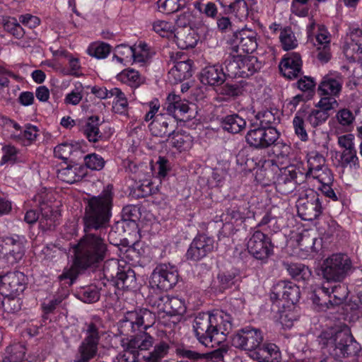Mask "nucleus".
Returning a JSON list of instances; mask_svg holds the SVG:
<instances>
[{
	"mask_svg": "<svg viewBox=\"0 0 362 362\" xmlns=\"http://www.w3.org/2000/svg\"><path fill=\"white\" fill-rule=\"evenodd\" d=\"M194 7L207 17L215 18L217 16L218 8L214 2L209 1L204 4L200 1H197L194 2Z\"/></svg>",
	"mask_w": 362,
	"mask_h": 362,
	"instance_id": "obj_60",
	"label": "nucleus"
},
{
	"mask_svg": "<svg viewBox=\"0 0 362 362\" xmlns=\"http://www.w3.org/2000/svg\"><path fill=\"white\" fill-rule=\"evenodd\" d=\"M231 316L222 311L199 313L193 320L196 339L206 347H215L223 342L232 329Z\"/></svg>",
	"mask_w": 362,
	"mask_h": 362,
	"instance_id": "obj_2",
	"label": "nucleus"
},
{
	"mask_svg": "<svg viewBox=\"0 0 362 362\" xmlns=\"http://www.w3.org/2000/svg\"><path fill=\"white\" fill-rule=\"evenodd\" d=\"M299 216L304 221H313L322 213L320 195L313 190H309L305 197L299 198L297 202Z\"/></svg>",
	"mask_w": 362,
	"mask_h": 362,
	"instance_id": "obj_11",
	"label": "nucleus"
},
{
	"mask_svg": "<svg viewBox=\"0 0 362 362\" xmlns=\"http://www.w3.org/2000/svg\"><path fill=\"white\" fill-rule=\"evenodd\" d=\"M350 37L351 42L349 49L361 58L362 57V30L359 28L353 29L350 33Z\"/></svg>",
	"mask_w": 362,
	"mask_h": 362,
	"instance_id": "obj_52",
	"label": "nucleus"
},
{
	"mask_svg": "<svg viewBox=\"0 0 362 362\" xmlns=\"http://www.w3.org/2000/svg\"><path fill=\"white\" fill-rule=\"evenodd\" d=\"M78 298L84 303H92L97 302L100 298V290L97 286L91 285L83 288L78 293Z\"/></svg>",
	"mask_w": 362,
	"mask_h": 362,
	"instance_id": "obj_51",
	"label": "nucleus"
},
{
	"mask_svg": "<svg viewBox=\"0 0 362 362\" xmlns=\"http://www.w3.org/2000/svg\"><path fill=\"white\" fill-rule=\"evenodd\" d=\"M329 117V112H325L320 110H314L310 112L307 120L313 127H316L325 123Z\"/></svg>",
	"mask_w": 362,
	"mask_h": 362,
	"instance_id": "obj_63",
	"label": "nucleus"
},
{
	"mask_svg": "<svg viewBox=\"0 0 362 362\" xmlns=\"http://www.w3.org/2000/svg\"><path fill=\"white\" fill-rule=\"evenodd\" d=\"M172 117L165 114H158L149 124V130L152 135L158 137L169 136L173 131Z\"/></svg>",
	"mask_w": 362,
	"mask_h": 362,
	"instance_id": "obj_18",
	"label": "nucleus"
},
{
	"mask_svg": "<svg viewBox=\"0 0 362 362\" xmlns=\"http://www.w3.org/2000/svg\"><path fill=\"white\" fill-rule=\"evenodd\" d=\"M113 197L112 186L107 185L98 196L88 201L83 216L85 235L74 247V264L79 269L97 267L107 257V229Z\"/></svg>",
	"mask_w": 362,
	"mask_h": 362,
	"instance_id": "obj_1",
	"label": "nucleus"
},
{
	"mask_svg": "<svg viewBox=\"0 0 362 362\" xmlns=\"http://www.w3.org/2000/svg\"><path fill=\"white\" fill-rule=\"evenodd\" d=\"M227 14H235L239 18L248 16L249 8L245 0H218Z\"/></svg>",
	"mask_w": 362,
	"mask_h": 362,
	"instance_id": "obj_25",
	"label": "nucleus"
},
{
	"mask_svg": "<svg viewBox=\"0 0 362 362\" xmlns=\"http://www.w3.org/2000/svg\"><path fill=\"white\" fill-rule=\"evenodd\" d=\"M317 239L310 235L303 234L298 240V245L302 251L305 252V255L317 252V248L315 247V243Z\"/></svg>",
	"mask_w": 362,
	"mask_h": 362,
	"instance_id": "obj_48",
	"label": "nucleus"
},
{
	"mask_svg": "<svg viewBox=\"0 0 362 362\" xmlns=\"http://www.w3.org/2000/svg\"><path fill=\"white\" fill-rule=\"evenodd\" d=\"M41 217H40V226L42 230H50L56 226L58 214L54 211L47 204L40 206Z\"/></svg>",
	"mask_w": 362,
	"mask_h": 362,
	"instance_id": "obj_35",
	"label": "nucleus"
},
{
	"mask_svg": "<svg viewBox=\"0 0 362 362\" xmlns=\"http://www.w3.org/2000/svg\"><path fill=\"white\" fill-rule=\"evenodd\" d=\"M240 54L229 55L225 60L226 74L230 77H240Z\"/></svg>",
	"mask_w": 362,
	"mask_h": 362,
	"instance_id": "obj_49",
	"label": "nucleus"
},
{
	"mask_svg": "<svg viewBox=\"0 0 362 362\" xmlns=\"http://www.w3.org/2000/svg\"><path fill=\"white\" fill-rule=\"evenodd\" d=\"M84 163L86 166L92 170H100L104 168L105 161L102 156L90 153L84 157Z\"/></svg>",
	"mask_w": 362,
	"mask_h": 362,
	"instance_id": "obj_62",
	"label": "nucleus"
},
{
	"mask_svg": "<svg viewBox=\"0 0 362 362\" xmlns=\"http://www.w3.org/2000/svg\"><path fill=\"white\" fill-rule=\"evenodd\" d=\"M240 77H248L254 74L262 67V64L255 56H242L240 54Z\"/></svg>",
	"mask_w": 362,
	"mask_h": 362,
	"instance_id": "obj_32",
	"label": "nucleus"
},
{
	"mask_svg": "<svg viewBox=\"0 0 362 362\" xmlns=\"http://www.w3.org/2000/svg\"><path fill=\"white\" fill-rule=\"evenodd\" d=\"M215 248L213 238L202 234L196 236L191 243L186 257L191 261H199L211 252Z\"/></svg>",
	"mask_w": 362,
	"mask_h": 362,
	"instance_id": "obj_13",
	"label": "nucleus"
},
{
	"mask_svg": "<svg viewBox=\"0 0 362 362\" xmlns=\"http://www.w3.org/2000/svg\"><path fill=\"white\" fill-rule=\"evenodd\" d=\"M233 40L237 52L252 53L257 47V33L252 29L245 28L235 32Z\"/></svg>",
	"mask_w": 362,
	"mask_h": 362,
	"instance_id": "obj_14",
	"label": "nucleus"
},
{
	"mask_svg": "<svg viewBox=\"0 0 362 362\" xmlns=\"http://www.w3.org/2000/svg\"><path fill=\"white\" fill-rule=\"evenodd\" d=\"M186 312L185 301L177 297L168 296L165 312L168 315H182Z\"/></svg>",
	"mask_w": 362,
	"mask_h": 362,
	"instance_id": "obj_41",
	"label": "nucleus"
},
{
	"mask_svg": "<svg viewBox=\"0 0 362 362\" xmlns=\"http://www.w3.org/2000/svg\"><path fill=\"white\" fill-rule=\"evenodd\" d=\"M342 83L341 76L327 74L319 84L318 93L320 95L338 96L341 90Z\"/></svg>",
	"mask_w": 362,
	"mask_h": 362,
	"instance_id": "obj_20",
	"label": "nucleus"
},
{
	"mask_svg": "<svg viewBox=\"0 0 362 362\" xmlns=\"http://www.w3.org/2000/svg\"><path fill=\"white\" fill-rule=\"evenodd\" d=\"M279 38L284 50L293 49L298 45L297 40L291 28L283 29L281 31Z\"/></svg>",
	"mask_w": 362,
	"mask_h": 362,
	"instance_id": "obj_53",
	"label": "nucleus"
},
{
	"mask_svg": "<svg viewBox=\"0 0 362 362\" xmlns=\"http://www.w3.org/2000/svg\"><path fill=\"white\" fill-rule=\"evenodd\" d=\"M322 336L326 341L322 343L329 349L330 354L345 356L356 351V344L349 329L339 330L329 337H327L326 334Z\"/></svg>",
	"mask_w": 362,
	"mask_h": 362,
	"instance_id": "obj_6",
	"label": "nucleus"
},
{
	"mask_svg": "<svg viewBox=\"0 0 362 362\" xmlns=\"http://www.w3.org/2000/svg\"><path fill=\"white\" fill-rule=\"evenodd\" d=\"M178 278V271L175 266L161 264L154 269L151 282L158 288L167 291L177 283Z\"/></svg>",
	"mask_w": 362,
	"mask_h": 362,
	"instance_id": "obj_12",
	"label": "nucleus"
},
{
	"mask_svg": "<svg viewBox=\"0 0 362 362\" xmlns=\"http://www.w3.org/2000/svg\"><path fill=\"white\" fill-rule=\"evenodd\" d=\"M249 148H243L239 151L236 156V163L240 166H243L245 170H251L256 165V163L249 158Z\"/></svg>",
	"mask_w": 362,
	"mask_h": 362,
	"instance_id": "obj_61",
	"label": "nucleus"
},
{
	"mask_svg": "<svg viewBox=\"0 0 362 362\" xmlns=\"http://www.w3.org/2000/svg\"><path fill=\"white\" fill-rule=\"evenodd\" d=\"M25 288V276L22 272H9L0 279V294L8 299L15 301V297L23 293Z\"/></svg>",
	"mask_w": 362,
	"mask_h": 362,
	"instance_id": "obj_8",
	"label": "nucleus"
},
{
	"mask_svg": "<svg viewBox=\"0 0 362 362\" xmlns=\"http://www.w3.org/2000/svg\"><path fill=\"white\" fill-rule=\"evenodd\" d=\"M121 270L119 262L116 259H110L105 262L103 267V278L110 283L115 279Z\"/></svg>",
	"mask_w": 362,
	"mask_h": 362,
	"instance_id": "obj_47",
	"label": "nucleus"
},
{
	"mask_svg": "<svg viewBox=\"0 0 362 362\" xmlns=\"http://www.w3.org/2000/svg\"><path fill=\"white\" fill-rule=\"evenodd\" d=\"M225 79L226 73L218 65L208 66L200 73V81L205 85L218 86L222 84Z\"/></svg>",
	"mask_w": 362,
	"mask_h": 362,
	"instance_id": "obj_21",
	"label": "nucleus"
},
{
	"mask_svg": "<svg viewBox=\"0 0 362 362\" xmlns=\"http://www.w3.org/2000/svg\"><path fill=\"white\" fill-rule=\"evenodd\" d=\"M153 29L163 37H174V34H175L173 24L165 21H155L153 23Z\"/></svg>",
	"mask_w": 362,
	"mask_h": 362,
	"instance_id": "obj_54",
	"label": "nucleus"
},
{
	"mask_svg": "<svg viewBox=\"0 0 362 362\" xmlns=\"http://www.w3.org/2000/svg\"><path fill=\"white\" fill-rule=\"evenodd\" d=\"M143 166L139 168L136 165H129V168L134 174V180L136 181L134 194L137 197H146L153 193V189L150 173L145 174Z\"/></svg>",
	"mask_w": 362,
	"mask_h": 362,
	"instance_id": "obj_16",
	"label": "nucleus"
},
{
	"mask_svg": "<svg viewBox=\"0 0 362 362\" xmlns=\"http://www.w3.org/2000/svg\"><path fill=\"white\" fill-rule=\"evenodd\" d=\"M341 288V286H334L331 288L322 286L316 288L311 296L313 303L321 306L325 305L328 308L326 299L324 298H331V294H333L334 298L337 300L334 303H339L346 296L345 293L341 296L338 294V290Z\"/></svg>",
	"mask_w": 362,
	"mask_h": 362,
	"instance_id": "obj_22",
	"label": "nucleus"
},
{
	"mask_svg": "<svg viewBox=\"0 0 362 362\" xmlns=\"http://www.w3.org/2000/svg\"><path fill=\"white\" fill-rule=\"evenodd\" d=\"M287 271L297 281H305L311 276V271L303 264L292 263L288 265Z\"/></svg>",
	"mask_w": 362,
	"mask_h": 362,
	"instance_id": "obj_43",
	"label": "nucleus"
},
{
	"mask_svg": "<svg viewBox=\"0 0 362 362\" xmlns=\"http://www.w3.org/2000/svg\"><path fill=\"white\" fill-rule=\"evenodd\" d=\"M5 245L9 247V252L8 254V259L11 260V264L18 262L22 259L24 255V246L25 239L24 236L18 235H12L10 236L4 237L2 238Z\"/></svg>",
	"mask_w": 362,
	"mask_h": 362,
	"instance_id": "obj_19",
	"label": "nucleus"
},
{
	"mask_svg": "<svg viewBox=\"0 0 362 362\" xmlns=\"http://www.w3.org/2000/svg\"><path fill=\"white\" fill-rule=\"evenodd\" d=\"M259 362H274L280 357V352L274 344L259 345L253 354Z\"/></svg>",
	"mask_w": 362,
	"mask_h": 362,
	"instance_id": "obj_27",
	"label": "nucleus"
},
{
	"mask_svg": "<svg viewBox=\"0 0 362 362\" xmlns=\"http://www.w3.org/2000/svg\"><path fill=\"white\" fill-rule=\"evenodd\" d=\"M168 137L171 146L180 151H185L190 147L191 137L188 134L175 132L173 130Z\"/></svg>",
	"mask_w": 362,
	"mask_h": 362,
	"instance_id": "obj_40",
	"label": "nucleus"
},
{
	"mask_svg": "<svg viewBox=\"0 0 362 362\" xmlns=\"http://www.w3.org/2000/svg\"><path fill=\"white\" fill-rule=\"evenodd\" d=\"M221 127L225 131L232 134H238L245 129V120L237 114L224 117L221 122Z\"/></svg>",
	"mask_w": 362,
	"mask_h": 362,
	"instance_id": "obj_31",
	"label": "nucleus"
},
{
	"mask_svg": "<svg viewBox=\"0 0 362 362\" xmlns=\"http://www.w3.org/2000/svg\"><path fill=\"white\" fill-rule=\"evenodd\" d=\"M174 39L177 47L182 49L193 48L198 39L195 33L190 29H181L174 34Z\"/></svg>",
	"mask_w": 362,
	"mask_h": 362,
	"instance_id": "obj_29",
	"label": "nucleus"
},
{
	"mask_svg": "<svg viewBox=\"0 0 362 362\" xmlns=\"http://www.w3.org/2000/svg\"><path fill=\"white\" fill-rule=\"evenodd\" d=\"M102 124L98 116L89 117L81 126V132L90 142H98L103 139L99 126Z\"/></svg>",
	"mask_w": 362,
	"mask_h": 362,
	"instance_id": "obj_24",
	"label": "nucleus"
},
{
	"mask_svg": "<svg viewBox=\"0 0 362 362\" xmlns=\"http://www.w3.org/2000/svg\"><path fill=\"white\" fill-rule=\"evenodd\" d=\"M271 148L273 153L278 158H288L291 152V146L279 139L272 144Z\"/></svg>",
	"mask_w": 362,
	"mask_h": 362,
	"instance_id": "obj_59",
	"label": "nucleus"
},
{
	"mask_svg": "<svg viewBox=\"0 0 362 362\" xmlns=\"http://www.w3.org/2000/svg\"><path fill=\"white\" fill-rule=\"evenodd\" d=\"M110 98L115 97L113 108L117 112L123 113L127 110L128 106L127 99L124 93L117 88H112L110 90Z\"/></svg>",
	"mask_w": 362,
	"mask_h": 362,
	"instance_id": "obj_50",
	"label": "nucleus"
},
{
	"mask_svg": "<svg viewBox=\"0 0 362 362\" xmlns=\"http://www.w3.org/2000/svg\"><path fill=\"white\" fill-rule=\"evenodd\" d=\"M156 320L155 314L148 309L142 308L129 311L119 322L118 329L120 334L129 337L127 338L134 350H147L154 343L153 338L145 332L135 334L141 329H146L151 327Z\"/></svg>",
	"mask_w": 362,
	"mask_h": 362,
	"instance_id": "obj_3",
	"label": "nucleus"
},
{
	"mask_svg": "<svg viewBox=\"0 0 362 362\" xmlns=\"http://www.w3.org/2000/svg\"><path fill=\"white\" fill-rule=\"evenodd\" d=\"M255 118L259 122V127L262 128H274L273 125L279 122V118L269 110L257 112Z\"/></svg>",
	"mask_w": 362,
	"mask_h": 362,
	"instance_id": "obj_44",
	"label": "nucleus"
},
{
	"mask_svg": "<svg viewBox=\"0 0 362 362\" xmlns=\"http://www.w3.org/2000/svg\"><path fill=\"white\" fill-rule=\"evenodd\" d=\"M19 23L16 18H12L7 20L4 24V29L18 39L23 37L25 34V31Z\"/></svg>",
	"mask_w": 362,
	"mask_h": 362,
	"instance_id": "obj_64",
	"label": "nucleus"
},
{
	"mask_svg": "<svg viewBox=\"0 0 362 362\" xmlns=\"http://www.w3.org/2000/svg\"><path fill=\"white\" fill-rule=\"evenodd\" d=\"M238 272L236 271H227L218 274L219 288L224 291L232 288L238 281Z\"/></svg>",
	"mask_w": 362,
	"mask_h": 362,
	"instance_id": "obj_45",
	"label": "nucleus"
},
{
	"mask_svg": "<svg viewBox=\"0 0 362 362\" xmlns=\"http://www.w3.org/2000/svg\"><path fill=\"white\" fill-rule=\"evenodd\" d=\"M176 354L180 358H182L181 360H185L189 362H195L206 358V354H200L197 351H192L185 347L177 348Z\"/></svg>",
	"mask_w": 362,
	"mask_h": 362,
	"instance_id": "obj_58",
	"label": "nucleus"
},
{
	"mask_svg": "<svg viewBox=\"0 0 362 362\" xmlns=\"http://www.w3.org/2000/svg\"><path fill=\"white\" fill-rule=\"evenodd\" d=\"M248 252L255 259L266 261L274 252L271 238L262 231L255 230L247 241Z\"/></svg>",
	"mask_w": 362,
	"mask_h": 362,
	"instance_id": "obj_7",
	"label": "nucleus"
},
{
	"mask_svg": "<svg viewBox=\"0 0 362 362\" xmlns=\"http://www.w3.org/2000/svg\"><path fill=\"white\" fill-rule=\"evenodd\" d=\"M169 345L164 341H161L154 346L151 352L143 356L145 362H159L168 353Z\"/></svg>",
	"mask_w": 362,
	"mask_h": 362,
	"instance_id": "obj_42",
	"label": "nucleus"
},
{
	"mask_svg": "<svg viewBox=\"0 0 362 362\" xmlns=\"http://www.w3.org/2000/svg\"><path fill=\"white\" fill-rule=\"evenodd\" d=\"M297 172L295 169H285L284 173L278 178L276 189L282 194H288L296 187Z\"/></svg>",
	"mask_w": 362,
	"mask_h": 362,
	"instance_id": "obj_26",
	"label": "nucleus"
},
{
	"mask_svg": "<svg viewBox=\"0 0 362 362\" xmlns=\"http://www.w3.org/2000/svg\"><path fill=\"white\" fill-rule=\"evenodd\" d=\"M98 351V344L83 340L79 345L75 362H88L93 358Z\"/></svg>",
	"mask_w": 362,
	"mask_h": 362,
	"instance_id": "obj_34",
	"label": "nucleus"
},
{
	"mask_svg": "<svg viewBox=\"0 0 362 362\" xmlns=\"http://www.w3.org/2000/svg\"><path fill=\"white\" fill-rule=\"evenodd\" d=\"M89 55L97 59H104L107 57L110 52V47L107 43H99L91 45L87 50Z\"/></svg>",
	"mask_w": 362,
	"mask_h": 362,
	"instance_id": "obj_57",
	"label": "nucleus"
},
{
	"mask_svg": "<svg viewBox=\"0 0 362 362\" xmlns=\"http://www.w3.org/2000/svg\"><path fill=\"white\" fill-rule=\"evenodd\" d=\"M302 60L300 54L292 52L285 57L279 64L280 71L289 79L297 78L301 71Z\"/></svg>",
	"mask_w": 362,
	"mask_h": 362,
	"instance_id": "obj_17",
	"label": "nucleus"
},
{
	"mask_svg": "<svg viewBox=\"0 0 362 362\" xmlns=\"http://www.w3.org/2000/svg\"><path fill=\"white\" fill-rule=\"evenodd\" d=\"M279 137L280 133L276 128L257 127L247 132L245 140L250 146L265 149L270 148Z\"/></svg>",
	"mask_w": 362,
	"mask_h": 362,
	"instance_id": "obj_10",
	"label": "nucleus"
},
{
	"mask_svg": "<svg viewBox=\"0 0 362 362\" xmlns=\"http://www.w3.org/2000/svg\"><path fill=\"white\" fill-rule=\"evenodd\" d=\"M263 336L259 329L246 327L240 329L232 338V345L245 351H255L262 344Z\"/></svg>",
	"mask_w": 362,
	"mask_h": 362,
	"instance_id": "obj_9",
	"label": "nucleus"
},
{
	"mask_svg": "<svg viewBox=\"0 0 362 362\" xmlns=\"http://www.w3.org/2000/svg\"><path fill=\"white\" fill-rule=\"evenodd\" d=\"M192 60L188 59L187 57H184L182 60L179 61L171 67L169 74L179 81L189 78L192 75Z\"/></svg>",
	"mask_w": 362,
	"mask_h": 362,
	"instance_id": "obj_28",
	"label": "nucleus"
},
{
	"mask_svg": "<svg viewBox=\"0 0 362 362\" xmlns=\"http://www.w3.org/2000/svg\"><path fill=\"white\" fill-rule=\"evenodd\" d=\"M84 175L83 168L78 165L66 167L59 173L61 180L69 184L81 180Z\"/></svg>",
	"mask_w": 362,
	"mask_h": 362,
	"instance_id": "obj_38",
	"label": "nucleus"
},
{
	"mask_svg": "<svg viewBox=\"0 0 362 362\" xmlns=\"http://www.w3.org/2000/svg\"><path fill=\"white\" fill-rule=\"evenodd\" d=\"M168 296L161 293H152L147 297L146 300L153 308L165 313Z\"/></svg>",
	"mask_w": 362,
	"mask_h": 362,
	"instance_id": "obj_56",
	"label": "nucleus"
},
{
	"mask_svg": "<svg viewBox=\"0 0 362 362\" xmlns=\"http://www.w3.org/2000/svg\"><path fill=\"white\" fill-rule=\"evenodd\" d=\"M167 106L165 107L168 115L177 116V113H187L189 111V105L187 102L182 101L180 97L175 94H169L167 98Z\"/></svg>",
	"mask_w": 362,
	"mask_h": 362,
	"instance_id": "obj_33",
	"label": "nucleus"
},
{
	"mask_svg": "<svg viewBox=\"0 0 362 362\" xmlns=\"http://www.w3.org/2000/svg\"><path fill=\"white\" fill-rule=\"evenodd\" d=\"M25 354V347L21 344H15L6 349L3 362H22Z\"/></svg>",
	"mask_w": 362,
	"mask_h": 362,
	"instance_id": "obj_39",
	"label": "nucleus"
},
{
	"mask_svg": "<svg viewBox=\"0 0 362 362\" xmlns=\"http://www.w3.org/2000/svg\"><path fill=\"white\" fill-rule=\"evenodd\" d=\"M123 350L113 358V362H138L137 351L134 350L127 339L121 341Z\"/></svg>",
	"mask_w": 362,
	"mask_h": 362,
	"instance_id": "obj_36",
	"label": "nucleus"
},
{
	"mask_svg": "<svg viewBox=\"0 0 362 362\" xmlns=\"http://www.w3.org/2000/svg\"><path fill=\"white\" fill-rule=\"evenodd\" d=\"M340 164L342 168H354L359 167L358 158L356 155V150H343L340 157Z\"/></svg>",
	"mask_w": 362,
	"mask_h": 362,
	"instance_id": "obj_55",
	"label": "nucleus"
},
{
	"mask_svg": "<svg viewBox=\"0 0 362 362\" xmlns=\"http://www.w3.org/2000/svg\"><path fill=\"white\" fill-rule=\"evenodd\" d=\"M300 288L290 281H281L273 286L272 300H284L291 304L296 303L300 298Z\"/></svg>",
	"mask_w": 362,
	"mask_h": 362,
	"instance_id": "obj_15",
	"label": "nucleus"
},
{
	"mask_svg": "<svg viewBox=\"0 0 362 362\" xmlns=\"http://www.w3.org/2000/svg\"><path fill=\"white\" fill-rule=\"evenodd\" d=\"M117 78L121 82L134 88H138L144 82V78L141 76L139 71L133 69L123 70L117 75Z\"/></svg>",
	"mask_w": 362,
	"mask_h": 362,
	"instance_id": "obj_37",
	"label": "nucleus"
},
{
	"mask_svg": "<svg viewBox=\"0 0 362 362\" xmlns=\"http://www.w3.org/2000/svg\"><path fill=\"white\" fill-rule=\"evenodd\" d=\"M304 113L298 112L293 119V127L295 134L302 141H307L308 140V135L305 129V124L304 121Z\"/></svg>",
	"mask_w": 362,
	"mask_h": 362,
	"instance_id": "obj_46",
	"label": "nucleus"
},
{
	"mask_svg": "<svg viewBox=\"0 0 362 362\" xmlns=\"http://www.w3.org/2000/svg\"><path fill=\"white\" fill-rule=\"evenodd\" d=\"M102 327L101 319L97 316L93 317L90 321L86 322L83 327L82 331L85 334L83 340L99 344L100 337L103 334Z\"/></svg>",
	"mask_w": 362,
	"mask_h": 362,
	"instance_id": "obj_23",
	"label": "nucleus"
},
{
	"mask_svg": "<svg viewBox=\"0 0 362 362\" xmlns=\"http://www.w3.org/2000/svg\"><path fill=\"white\" fill-rule=\"evenodd\" d=\"M112 284L118 289L121 290L134 288L136 286L135 273L130 269L127 270L121 269Z\"/></svg>",
	"mask_w": 362,
	"mask_h": 362,
	"instance_id": "obj_30",
	"label": "nucleus"
},
{
	"mask_svg": "<svg viewBox=\"0 0 362 362\" xmlns=\"http://www.w3.org/2000/svg\"><path fill=\"white\" fill-rule=\"evenodd\" d=\"M354 270L351 258L345 253H334L323 260L322 276L328 283L342 282Z\"/></svg>",
	"mask_w": 362,
	"mask_h": 362,
	"instance_id": "obj_4",
	"label": "nucleus"
},
{
	"mask_svg": "<svg viewBox=\"0 0 362 362\" xmlns=\"http://www.w3.org/2000/svg\"><path fill=\"white\" fill-rule=\"evenodd\" d=\"M306 32L308 42L312 43L317 51V59L323 64L327 63L332 57L329 32L325 25L316 24L313 20L307 25Z\"/></svg>",
	"mask_w": 362,
	"mask_h": 362,
	"instance_id": "obj_5",
	"label": "nucleus"
}]
</instances>
